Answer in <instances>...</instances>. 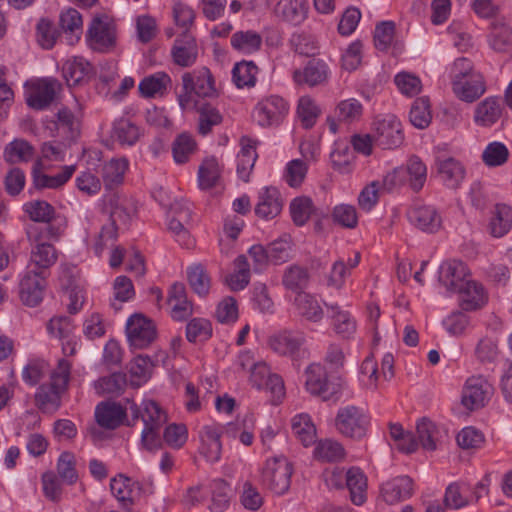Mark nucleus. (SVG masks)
<instances>
[{
  "label": "nucleus",
  "mask_w": 512,
  "mask_h": 512,
  "mask_svg": "<svg viewBox=\"0 0 512 512\" xmlns=\"http://www.w3.org/2000/svg\"><path fill=\"white\" fill-rule=\"evenodd\" d=\"M292 464L283 456L267 459L261 471L262 485L275 495L285 494L291 484Z\"/></svg>",
  "instance_id": "3"
},
{
  "label": "nucleus",
  "mask_w": 512,
  "mask_h": 512,
  "mask_svg": "<svg viewBox=\"0 0 512 512\" xmlns=\"http://www.w3.org/2000/svg\"><path fill=\"white\" fill-rule=\"evenodd\" d=\"M19 287L22 302L27 306L35 307L43 299L46 275L42 274V272H32L31 269L26 268Z\"/></svg>",
  "instance_id": "13"
},
{
  "label": "nucleus",
  "mask_w": 512,
  "mask_h": 512,
  "mask_svg": "<svg viewBox=\"0 0 512 512\" xmlns=\"http://www.w3.org/2000/svg\"><path fill=\"white\" fill-rule=\"evenodd\" d=\"M325 306L334 332L342 339L352 338L356 332L357 323L351 313L338 304L325 303Z\"/></svg>",
  "instance_id": "23"
},
{
  "label": "nucleus",
  "mask_w": 512,
  "mask_h": 512,
  "mask_svg": "<svg viewBox=\"0 0 512 512\" xmlns=\"http://www.w3.org/2000/svg\"><path fill=\"white\" fill-rule=\"evenodd\" d=\"M258 67L253 61H241L232 69V79L238 88L253 87L256 83Z\"/></svg>",
  "instance_id": "50"
},
{
  "label": "nucleus",
  "mask_w": 512,
  "mask_h": 512,
  "mask_svg": "<svg viewBox=\"0 0 512 512\" xmlns=\"http://www.w3.org/2000/svg\"><path fill=\"white\" fill-rule=\"evenodd\" d=\"M471 485L466 482H454L448 485L444 495L447 508L461 509L471 504Z\"/></svg>",
  "instance_id": "41"
},
{
  "label": "nucleus",
  "mask_w": 512,
  "mask_h": 512,
  "mask_svg": "<svg viewBox=\"0 0 512 512\" xmlns=\"http://www.w3.org/2000/svg\"><path fill=\"white\" fill-rule=\"evenodd\" d=\"M112 137L123 145H133L139 138V129L128 119L121 118L113 124Z\"/></svg>",
  "instance_id": "62"
},
{
  "label": "nucleus",
  "mask_w": 512,
  "mask_h": 512,
  "mask_svg": "<svg viewBox=\"0 0 512 512\" xmlns=\"http://www.w3.org/2000/svg\"><path fill=\"white\" fill-rule=\"evenodd\" d=\"M304 342V337L290 331H284L273 335L269 339L270 348L280 355L292 356L299 350Z\"/></svg>",
  "instance_id": "38"
},
{
  "label": "nucleus",
  "mask_w": 512,
  "mask_h": 512,
  "mask_svg": "<svg viewBox=\"0 0 512 512\" xmlns=\"http://www.w3.org/2000/svg\"><path fill=\"white\" fill-rule=\"evenodd\" d=\"M438 173L443 184L450 189L458 188L465 177L464 167L454 158L439 161Z\"/></svg>",
  "instance_id": "35"
},
{
  "label": "nucleus",
  "mask_w": 512,
  "mask_h": 512,
  "mask_svg": "<svg viewBox=\"0 0 512 512\" xmlns=\"http://www.w3.org/2000/svg\"><path fill=\"white\" fill-rule=\"evenodd\" d=\"M274 12L282 20L299 25L307 18L308 2L307 0H278Z\"/></svg>",
  "instance_id": "29"
},
{
  "label": "nucleus",
  "mask_w": 512,
  "mask_h": 512,
  "mask_svg": "<svg viewBox=\"0 0 512 512\" xmlns=\"http://www.w3.org/2000/svg\"><path fill=\"white\" fill-rule=\"evenodd\" d=\"M293 306L296 314L308 322L320 323L324 319V309L319 299L311 293L300 292L296 294Z\"/></svg>",
  "instance_id": "22"
},
{
  "label": "nucleus",
  "mask_w": 512,
  "mask_h": 512,
  "mask_svg": "<svg viewBox=\"0 0 512 512\" xmlns=\"http://www.w3.org/2000/svg\"><path fill=\"white\" fill-rule=\"evenodd\" d=\"M234 50L242 54H252L262 47V36L254 30L237 31L230 39Z\"/></svg>",
  "instance_id": "42"
},
{
  "label": "nucleus",
  "mask_w": 512,
  "mask_h": 512,
  "mask_svg": "<svg viewBox=\"0 0 512 512\" xmlns=\"http://www.w3.org/2000/svg\"><path fill=\"white\" fill-rule=\"evenodd\" d=\"M64 392L56 389L51 383L42 384L35 393V404L44 413H54L61 405Z\"/></svg>",
  "instance_id": "37"
},
{
  "label": "nucleus",
  "mask_w": 512,
  "mask_h": 512,
  "mask_svg": "<svg viewBox=\"0 0 512 512\" xmlns=\"http://www.w3.org/2000/svg\"><path fill=\"white\" fill-rule=\"evenodd\" d=\"M481 158L488 167L502 166L508 161L509 150L504 143L493 141L483 150Z\"/></svg>",
  "instance_id": "58"
},
{
  "label": "nucleus",
  "mask_w": 512,
  "mask_h": 512,
  "mask_svg": "<svg viewBox=\"0 0 512 512\" xmlns=\"http://www.w3.org/2000/svg\"><path fill=\"white\" fill-rule=\"evenodd\" d=\"M406 177L407 185L414 191L419 192L427 180V166L416 155L411 156L406 164L402 166Z\"/></svg>",
  "instance_id": "34"
},
{
  "label": "nucleus",
  "mask_w": 512,
  "mask_h": 512,
  "mask_svg": "<svg viewBox=\"0 0 512 512\" xmlns=\"http://www.w3.org/2000/svg\"><path fill=\"white\" fill-rule=\"evenodd\" d=\"M173 62L180 67H190L198 58V46L195 38L189 33L183 32L176 38L171 49Z\"/></svg>",
  "instance_id": "18"
},
{
  "label": "nucleus",
  "mask_w": 512,
  "mask_h": 512,
  "mask_svg": "<svg viewBox=\"0 0 512 512\" xmlns=\"http://www.w3.org/2000/svg\"><path fill=\"white\" fill-rule=\"evenodd\" d=\"M221 436L222 428L218 424L205 425L200 431L201 445L199 452L209 463H217L221 458Z\"/></svg>",
  "instance_id": "17"
},
{
  "label": "nucleus",
  "mask_w": 512,
  "mask_h": 512,
  "mask_svg": "<svg viewBox=\"0 0 512 512\" xmlns=\"http://www.w3.org/2000/svg\"><path fill=\"white\" fill-rule=\"evenodd\" d=\"M489 43L496 52H512V29L503 23L494 24Z\"/></svg>",
  "instance_id": "53"
},
{
  "label": "nucleus",
  "mask_w": 512,
  "mask_h": 512,
  "mask_svg": "<svg viewBox=\"0 0 512 512\" xmlns=\"http://www.w3.org/2000/svg\"><path fill=\"white\" fill-rule=\"evenodd\" d=\"M289 111L287 101L279 95L263 97L254 107L253 119L261 127L278 126Z\"/></svg>",
  "instance_id": "7"
},
{
  "label": "nucleus",
  "mask_w": 512,
  "mask_h": 512,
  "mask_svg": "<svg viewBox=\"0 0 512 512\" xmlns=\"http://www.w3.org/2000/svg\"><path fill=\"white\" fill-rule=\"evenodd\" d=\"M314 453L317 459L326 462H336L345 456L342 444L332 439L321 440L317 444Z\"/></svg>",
  "instance_id": "60"
},
{
  "label": "nucleus",
  "mask_w": 512,
  "mask_h": 512,
  "mask_svg": "<svg viewBox=\"0 0 512 512\" xmlns=\"http://www.w3.org/2000/svg\"><path fill=\"white\" fill-rule=\"evenodd\" d=\"M110 489L116 499L124 505L132 504L143 494L142 484L124 474H119L111 479Z\"/></svg>",
  "instance_id": "24"
},
{
  "label": "nucleus",
  "mask_w": 512,
  "mask_h": 512,
  "mask_svg": "<svg viewBox=\"0 0 512 512\" xmlns=\"http://www.w3.org/2000/svg\"><path fill=\"white\" fill-rule=\"evenodd\" d=\"M469 275V269L464 262L449 260L441 264L438 278L447 291L455 293L470 280Z\"/></svg>",
  "instance_id": "15"
},
{
  "label": "nucleus",
  "mask_w": 512,
  "mask_h": 512,
  "mask_svg": "<svg viewBox=\"0 0 512 512\" xmlns=\"http://www.w3.org/2000/svg\"><path fill=\"white\" fill-rule=\"evenodd\" d=\"M249 381L256 389L269 391L275 402L280 401L285 395L282 378L271 373L265 362H257V365L250 371Z\"/></svg>",
  "instance_id": "12"
},
{
  "label": "nucleus",
  "mask_w": 512,
  "mask_h": 512,
  "mask_svg": "<svg viewBox=\"0 0 512 512\" xmlns=\"http://www.w3.org/2000/svg\"><path fill=\"white\" fill-rule=\"evenodd\" d=\"M409 119L411 124L418 129H425L431 123V111L427 97L417 98L410 109Z\"/></svg>",
  "instance_id": "56"
},
{
  "label": "nucleus",
  "mask_w": 512,
  "mask_h": 512,
  "mask_svg": "<svg viewBox=\"0 0 512 512\" xmlns=\"http://www.w3.org/2000/svg\"><path fill=\"white\" fill-rule=\"evenodd\" d=\"M56 137L66 145H71L80 136L81 121L68 108H62L57 113L55 122Z\"/></svg>",
  "instance_id": "21"
},
{
  "label": "nucleus",
  "mask_w": 512,
  "mask_h": 512,
  "mask_svg": "<svg viewBox=\"0 0 512 512\" xmlns=\"http://www.w3.org/2000/svg\"><path fill=\"white\" fill-rule=\"evenodd\" d=\"M196 149L193 137L187 133L178 135L172 143V153L177 164L186 163Z\"/></svg>",
  "instance_id": "61"
},
{
  "label": "nucleus",
  "mask_w": 512,
  "mask_h": 512,
  "mask_svg": "<svg viewBox=\"0 0 512 512\" xmlns=\"http://www.w3.org/2000/svg\"><path fill=\"white\" fill-rule=\"evenodd\" d=\"M126 334L131 347L144 349L156 339L157 331L152 320L136 313L127 321Z\"/></svg>",
  "instance_id": "10"
},
{
  "label": "nucleus",
  "mask_w": 512,
  "mask_h": 512,
  "mask_svg": "<svg viewBox=\"0 0 512 512\" xmlns=\"http://www.w3.org/2000/svg\"><path fill=\"white\" fill-rule=\"evenodd\" d=\"M26 234L29 242L35 244L31 249L30 260L26 268L31 269L32 272H42L47 275L48 269L56 262L57 254L53 245L40 242L42 239V232L36 225H29L26 228Z\"/></svg>",
  "instance_id": "5"
},
{
  "label": "nucleus",
  "mask_w": 512,
  "mask_h": 512,
  "mask_svg": "<svg viewBox=\"0 0 512 512\" xmlns=\"http://www.w3.org/2000/svg\"><path fill=\"white\" fill-rule=\"evenodd\" d=\"M240 145L241 149L237 154V174L240 179L247 182L258 157L256 142L248 137H242Z\"/></svg>",
  "instance_id": "31"
},
{
  "label": "nucleus",
  "mask_w": 512,
  "mask_h": 512,
  "mask_svg": "<svg viewBox=\"0 0 512 512\" xmlns=\"http://www.w3.org/2000/svg\"><path fill=\"white\" fill-rule=\"evenodd\" d=\"M329 68L322 60H310L303 70L297 69L293 72L295 83L309 86L320 85L328 79Z\"/></svg>",
  "instance_id": "28"
},
{
  "label": "nucleus",
  "mask_w": 512,
  "mask_h": 512,
  "mask_svg": "<svg viewBox=\"0 0 512 512\" xmlns=\"http://www.w3.org/2000/svg\"><path fill=\"white\" fill-rule=\"evenodd\" d=\"M34 156V147L24 139L10 142L4 151L5 160L11 164L28 162Z\"/></svg>",
  "instance_id": "48"
},
{
  "label": "nucleus",
  "mask_w": 512,
  "mask_h": 512,
  "mask_svg": "<svg viewBox=\"0 0 512 512\" xmlns=\"http://www.w3.org/2000/svg\"><path fill=\"white\" fill-rule=\"evenodd\" d=\"M127 411L119 403L101 402L96 406L95 418L101 427L113 430L123 424Z\"/></svg>",
  "instance_id": "27"
},
{
  "label": "nucleus",
  "mask_w": 512,
  "mask_h": 512,
  "mask_svg": "<svg viewBox=\"0 0 512 512\" xmlns=\"http://www.w3.org/2000/svg\"><path fill=\"white\" fill-rule=\"evenodd\" d=\"M126 401L132 418L128 425L134 426L138 419H141L144 424L141 432L142 445L149 451L161 447L159 431L167 422L166 412L153 400H143L139 406L129 399Z\"/></svg>",
  "instance_id": "1"
},
{
  "label": "nucleus",
  "mask_w": 512,
  "mask_h": 512,
  "mask_svg": "<svg viewBox=\"0 0 512 512\" xmlns=\"http://www.w3.org/2000/svg\"><path fill=\"white\" fill-rule=\"evenodd\" d=\"M370 417L358 406L347 405L339 408L335 417L336 430L344 437L361 440L367 434Z\"/></svg>",
  "instance_id": "4"
},
{
  "label": "nucleus",
  "mask_w": 512,
  "mask_h": 512,
  "mask_svg": "<svg viewBox=\"0 0 512 512\" xmlns=\"http://www.w3.org/2000/svg\"><path fill=\"white\" fill-rule=\"evenodd\" d=\"M183 90L194 91L198 97H212L216 94L215 81L207 67H200L182 75Z\"/></svg>",
  "instance_id": "14"
},
{
  "label": "nucleus",
  "mask_w": 512,
  "mask_h": 512,
  "mask_svg": "<svg viewBox=\"0 0 512 512\" xmlns=\"http://www.w3.org/2000/svg\"><path fill=\"white\" fill-rule=\"evenodd\" d=\"M127 385L126 375L124 373H112L111 375L101 377L95 382V390L99 395L119 396L123 393Z\"/></svg>",
  "instance_id": "45"
},
{
  "label": "nucleus",
  "mask_w": 512,
  "mask_h": 512,
  "mask_svg": "<svg viewBox=\"0 0 512 512\" xmlns=\"http://www.w3.org/2000/svg\"><path fill=\"white\" fill-rule=\"evenodd\" d=\"M235 271L226 277V283L233 291L243 290L250 281V264L245 255L234 260Z\"/></svg>",
  "instance_id": "44"
},
{
  "label": "nucleus",
  "mask_w": 512,
  "mask_h": 512,
  "mask_svg": "<svg viewBox=\"0 0 512 512\" xmlns=\"http://www.w3.org/2000/svg\"><path fill=\"white\" fill-rule=\"evenodd\" d=\"M292 431L296 438L308 447L316 441V427L308 414H299L292 419Z\"/></svg>",
  "instance_id": "43"
},
{
  "label": "nucleus",
  "mask_w": 512,
  "mask_h": 512,
  "mask_svg": "<svg viewBox=\"0 0 512 512\" xmlns=\"http://www.w3.org/2000/svg\"><path fill=\"white\" fill-rule=\"evenodd\" d=\"M128 168L125 158H113L102 167V178L108 188L122 183L124 174Z\"/></svg>",
  "instance_id": "49"
},
{
  "label": "nucleus",
  "mask_w": 512,
  "mask_h": 512,
  "mask_svg": "<svg viewBox=\"0 0 512 512\" xmlns=\"http://www.w3.org/2000/svg\"><path fill=\"white\" fill-rule=\"evenodd\" d=\"M410 223L418 229L434 233L437 232L442 224V218L431 205L415 204L408 211Z\"/></svg>",
  "instance_id": "16"
},
{
  "label": "nucleus",
  "mask_w": 512,
  "mask_h": 512,
  "mask_svg": "<svg viewBox=\"0 0 512 512\" xmlns=\"http://www.w3.org/2000/svg\"><path fill=\"white\" fill-rule=\"evenodd\" d=\"M92 73L91 64L83 57H73L63 65V75L69 86L80 84Z\"/></svg>",
  "instance_id": "39"
},
{
  "label": "nucleus",
  "mask_w": 512,
  "mask_h": 512,
  "mask_svg": "<svg viewBox=\"0 0 512 512\" xmlns=\"http://www.w3.org/2000/svg\"><path fill=\"white\" fill-rule=\"evenodd\" d=\"M310 272L308 268L292 264L285 268L282 275V284L285 289L295 292H305L310 282Z\"/></svg>",
  "instance_id": "32"
},
{
  "label": "nucleus",
  "mask_w": 512,
  "mask_h": 512,
  "mask_svg": "<svg viewBox=\"0 0 512 512\" xmlns=\"http://www.w3.org/2000/svg\"><path fill=\"white\" fill-rule=\"evenodd\" d=\"M167 304L171 317L176 321H184L193 313L192 303L187 298L183 283H174L168 292Z\"/></svg>",
  "instance_id": "26"
},
{
  "label": "nucleus",
  "mask_w": 512,
  "mask_h": 512,
  "mask_svg": "<svg viewBox=\"0 0 512 512\" xmlns=\"http://www.w3.org/2000/svg\"><path fill=\"white\" fill-rule=\"evenodd\" d=\"M512 227V208L507 205H497L495 214L490 222L491 234L494 237H502Z\"/></svg>",
  "instance_id": "55"
},
{
  "label": "nucleus",
  "mask_w": 512,
  "mask_h": 512,
  "mask_svg": "<svg viewBox=\"0 0 512 512\" xmlns=\"http://www.w3.org/2000/svg\"><path fill=\"white\" fill-rule=\"evenodd\" d=\"M41 169L42 162L41 160H37L32 168V180L33 186L38 190L57 189L63 186L75 172L74 165L64 166L61 172L56 175L44 174Z\"/></svg>",
  "instance_id": "20"
},
{
  "label": "nucleus",
  "mask_w": 512,
  "mask_h": 512,
  "mask_svg": "<svg viewBox=\"0 0 512 512\" xmlns=\"http://www.w3.org/2000/svg\"><path fill=\"white\" fill-rule=\"evenodd\" d=\"M220 178V169L215 158L205 159L198 169V183L203 190L214 187Z\"/></svg>",
  "instance_id": "59"
},
{
  "label": "nucleus",
  "mask_w": 512,
  "mask_h": 512,
  "mask_svg": "<svg viewBox=\"0 0 512 512\" xmlns=\"http://www.w3.org/2000/svg\"><path fill=\"white\" fill-rule=\"evenodd\" d=\"M187 279L190 287L196 294L201 297L208 294L211 280L201 264H195L187 268Z\"/></svg>",
  "instance_id": "54"
},
{
  "label": "nucleus",
  "mask_w": 512,
  "mask_h": 512,
  "mask_svg": "<svg viewBox=\"0 0 512 512\" xmlns=\"http://www.w3.org/2000/svg\"><path fill=\"white\" fill-rule=\"evenodd\" d=\"M306 390L324 401L336 400L341 394L344 381L341 377L329 378L325 367L319 363L309 365L306 370Z\"/></svg>",
  "instance_id": "2"
},
{
  "label": "nucleus",
  "mask_w": 512,
  "mask_h": 512,
  "mask_svg": "<svg viewBox=\"0 0 512 512\" xmlns=\"http://www.w3.org/2000/svg\"><path fill=\"white\" fill-rule=\"evenodd\" d=\"M346 486L353 504L359 506L366 501L367 478L361 469L352 467L346 472Z\"/></svg>",
  "instance_id": "36"
},
{
  "label": "nucleus",
  "mask_w": 512,
  "mask_h": 512,
  "mask_svg": "<svg viewBox=\"0 0 512 512\" xmlns=\"http://www.w3.org/2000/svg\"><path fill=\"white\" fill-rule=\"evenodd\" d=\"M211 492V505L209 509L211 512H224L230 502V487L223 479H215L210 485Z\"/></svg>",
  "instance_id": "46"
},
{
  "label": "nucleus",
  "mask_w": 512,
  "mask_h": 512,
  "mask_svg": "<svg viewBox=\"0 0 512 512\" xmlns=\"http://www.w3.org/2000/svg\"><path fill=\"white\" fill-rule=\"evenodd\" d=\"M23 208L34 222L49 223L55 216L54 207L44 200L27 202Z\"/></svg>",
  "instance_id": "64"
},
{
  "label": "nucleus",
  "mask_w": 512,
  "mask_h": 512,
  "mask_svg": "<svg viewBox=\"0 0 512 512\" xmlns=\"http://www.w3.org/2000/svg\"><path fill=\"white\" fill-rule=\"evenodd\" d=\"M413 492V480L406 475L397 476L384 482L380 489L381 497L388 504L404 501L410 498Z\"/></svg>",
  "instance_id": "19"
},
{
  "label": "nucleus",
  "mask_w": 512,
  "mask_h": 512,
  "mask_svg": "<svg viewBox=\"0 0 512 512\" xmlns=\"http://www.w3.org/2000/svg\"><path fill=\"white\" fill-rule=\"evenodd\" d=\"M455 293H458L460 306L465 311L480 309L488 300V295L483 285L472 279L465 282Z\"/></svg>",
  "instance_id": "25"
},
{
  "label": "nucleus",
  "mask_w": 512,
  "mask_h": 512,
  "mask_svg": "<svg viewBox=\"0 0 512 512\" xmlns=\"http://www.w3.org/2000/svg\"><path fill=\"white\" fill-rule=\"evenodd\" d=\"M61 90V83L54 78H43L32 82L26 91V102L36 110L47 108Z\"/></svg>",
  "instance_id": "11"
},
{
  "label": "nucleus",
  "mask_w": 512,
  "mask_h": 512,
  "mask_svg": "<svg viewBox=\"0 0 512 512\" xmlns=\"http://www.w3.org/2000/svg\"><path fill=\"white\" fill-rule=\"evenodd\" d=\"M373 126L374 143L383 149H394L403 143L402 125L395 115L377 117Z\"/></svg>",
  "instance_id": "8"
},
{
  "label": "nucleus",
  "mask_w": 512,
  "mask_h": 512,
  "mask_svg": "<svg viewBox=\"0 0 512 512\" xmlns=\"http://www.w3.org/2000/svg\"><path fill=\"white\" fill-rule=\"evenodd\" d=\"M198 132L205 136L212 131L214 126L221 124L223 117L219 110L209 103H203L197 107Z\"/></svg>",
  "instance_id": "51"
},
{
  "label": "nucleus",
  "mask_w": 512,
  "mask_h": 512,
  "mask_svg": "<svg viewBox=\"0 0 512 512\" xmlns=\"http://www.w3.org/2000/svg\"><path fill=\"white\" fill-rule=\"evenodd\" d=\"M116 39L115 25L107 16H96L92 19L86 41L93 51L110 52L116 46Z\"/></svg>",
  "instance_id": "6"
},
{
  "label": "nucleus",
  "mask_w": 512,
  "mask_h": 512,
  "mask_svg": "<svg viewBox=\"0 0 512 512\" xmlns=\"http://www.w3.org/2000/svg\"><path fill=\"white\" fill-rule=\"evenodd\" d=\"M171 83V78L164 72H158L145 77L139 84V91L142 96L151 98L162 94Z\"/></svg>",
  "instance_id": "52"
},
{
  "label": "nucleus",
  "mask_w": 512,
  "mask_h": 512,
  "mask_svg": "<svg viewBox=\"0 0 512 512\" xmlns=\"http://www.w3.org/2000/svg\"><path fill=\"white\" fill-rule=\"evenodd\" d=\"M416 432L418 440L426 450H435L439 441L440 432L430 420L423 418L417 423Z\"/></svg>",
  "instance_id": "57"
},
{
  "label": "nucleus",
  "mask_w": 512,
  "mask_h": 512,
  "mask_svg": "<svg viewBox=\"0 0 512 512\" xmlns=\"http://www.w3.org/2000/svg\"><path fill=\"white\" fill-rule=\"evenodd\" d=\"M501 116V100L496 97H489L478 104L474 119L478 125L489 127L495 124Z\"/></svg>",
  "instance_id": "33"
},
{
  "label": "nucleus",
  "mask_w": 512,
  "mask_h": 512,
  "mask_svg": "<svg viewBox=\"0 0 512 512\" xmlns=\"http://www.w3.org/2000/svg\"><path fill=\"white\" fill-rule=\"evenodd\" d=\"M453 91L462 100L472 102L485 92L484 80L481 75L473 74L471 78L453 83Z\"/></svg>",
  "instance_id": "40"
},
{
  "label": "nucleus",
  "mask_w": 512,
  "mask_h": 512,
  "mask_svg": "<svg viewBox=\"0 0 512 512\" xmlns=\"http://www.w3.org/2000/svg\"><path fill=\"white\" fill-rule=\"evenodd\" d=\"M282 210L279 191L274 187H266L259 193L255 213L263 219H272Z\"/></svg>",
  "instance_id": "30"
},
{
  "label": "nucleus",
  "mask_w": 512,
  "mask_h": 512,
  "mask_svg": "<svg viewBox=\"0 0 512 512\" xmlns=\"http://www.w3.org/2000/svg\"><path fill=\"white\" fill-rule=\"evenodd\" d=\"M123 217H128L127 212L122 207H115L111 212L110 222L105 224L99 235L98 241L96 242L95 249L97 252H101L103 248L109 243L113 242L117 238V226L116 221L122 219Z\"/></svg>",
  "instance_id": "47"
},
{
  "label": "nucleus",
  "mask_w": 512,
  "mask_h": 512,
  "mask_svg": "<svg viewBox=\"0 0 512 512\" xmlns=\"http://www.w3.org/2000/svg\"><path fill=\"white\" fill-rule=\"evenodd\" d=\"M494 388L483 376H471L462 388L461 403L470 411L484 407L491 399Z\"/></svg>",
  "instance_id": "9"
},
{
  "label": "nucleus",
  "mask_w": 512,
  "mask_h": 512,
  "mask_svg": "<svg viewBox=\"0 0 512 512\" xmlns=\"http://www.w3.org/2000/svg\"><path fill=\"white\" fill-rule=\"evenodd\" d=\"M362 111V104L357 99L350 98L339 102L334 117L339 122L352 123L360 119Z\"/></svg>",
  "instance_id": "63"
}]
</instances>
